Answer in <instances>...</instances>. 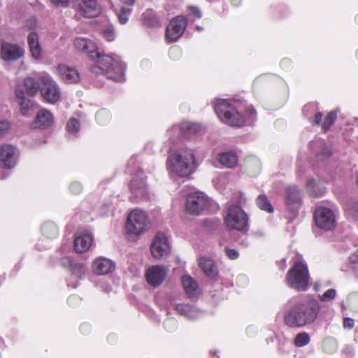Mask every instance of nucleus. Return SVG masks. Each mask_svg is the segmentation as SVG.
Returning <instances> with one entry per match:
<instances>
[{
  "instance_id": "f257e3e1",
  "label": "nucleus",
  "mask_w": 358,
  "mask_h": 358,
  "mask_svg": "<svg viewBox=\"0 0 358 358\" xmlns=\"http://www.w3.org/2000/svg\"><path fill=\"white\" fill-rule=\"evenodd\" d=\"M74 46L78 50L87 53L92 59L98 63L92 68L94 73H105L107 78L117 82L124 80L125 66L117 57L114 58L108 55H102L98 50L96 45L87 38H76Z\"/></svg>"
},
{
  "instance_id": "f03ea898",
  "label": "nucleus",
  "mask_w": 358,
  "mask_h": 358,
  "mask_svg": "<svg viewBox=\"0 0 358 358\" xmlns=\"http://www.w3.org/2000/svg\"><path fill=\"white\" fill-rule=\"evenodd\" d=\"M316 303L306 301L294 304L285 315V323L292 328L301 327L313 323L317 316Z\"/></svg>"
},
{
  "instance_id": "7ed1b4c3",
  "label": "nucleus",
  "mask_w": 358,
  "mask_h": 358,
  "mask_svg": "<svg viewBox=\"0 0 358 358\" xmlns=\"http://www.w3.org/2000/svg\"><path fill=\"white\" fill-rule=\"evenodd\" d=\"M194 153L189 148L180 149L171 154L167 159L169 171L180 177L190 175L194 170Z\"/></svg>"
},
{
  "instance_id": "20e7f679",
  "label": "nucleus",
  "mask_w": 358,
  "mask_h": 358,
  "mask_svg": "<svg viewBox=\"0 0 358 358\" xmlns=\"http://www.w3.org/2000/svg\"><path fill=\"white\" fill-rule=\"evenodd\" d=\"M150 222L146 214L141 210L134 209L127 215L126 222L127 233L134 237L138 238L150 228Z\"/></svg>"
},
{
  "instance_id": "39448f33",
  "label": "nucleus",
  "mask_w": 358,
  "mask_h": 358,
  "mask_svg": "<svg viewBox=\"0 0 358 358\" xmlns=\"http://www.w3.org/2000/svg\"><path fill=\"white\" fill-rule=\"evenodd\" d=\"M215 112L222 122L233 127H242L244 118L227 100L219 99L215 105Z\"/></svg>"
},
{
  "instance_id": "423d86ee",
  "label": "nucleus",
  "mask_w": 358,
  "mask_h": 358,
  "mask_svg": "<svg viewBox=\"0 0 358 358\" xmlns=\"http://www.w3.org/2000/svg\"><path fill=\"white\" fill-rule=\"evenodd\" d=\"M286 280L287 285L299 290H306L308 288L309 274L307 266L302 262H296L289 269Z\"/></svg>"
},
{
  "instance_id": "0eeeda50",
  "label": "nucleus",
  "mask_w": 358,
  "mask_h": 358,
  "mask_svg": "<svg viewBox=\"0 0 358 358\" xmlns=\"http://www.w3.org/2000/svg\"><path fill=\"white\" fill-rule=\"evenodd\" d=\"M248 221L246 213L238 206L231 205L227 208L224 217V224L227 229L245 231L248 229Z\"/></svg>"
},
{
  "instance_id": "6e6552de",
  "label": "nucleus",
  "mask_w": 358,
  "mask_h": 358,
  "mask_svg": "<svg viewBox=\"0 0 358 358\" xmlns=\"http://www.w3.org/2000/svg\"><path fill=\"white\" fill-rule=\"evenodd\" d=\"M210 205V199L204 193L199 192L189 194L186 201V211L192 215H199Z\"/></svg>"
},
{
  "instance_id": "1a4fd4ad",
  "label": "nucleus",
  "mask_w": 358,
  "mask_h": 358,
  "mask_svg": "<svg viewBox=\"0 0 358 358\" xmlns=\"http://www.w3.org/2000/svg\"><path fill=\"white\" fill-rule=\"evenodd\" d=\"M314 220L316 225L325 231L332 230L336 224L334 213L331 209L322 206L315 209Z\"/></svg>"
},
{
  "instance_id": "9d476101",
  "label": "nucleus",
  "mask_w": 358,
  "mask_h": 358,
  "mask_svg": "<svg viewBox=\"0 0 358 358\" xmlns=\"http://www.w3.org/2000/svg\"><path fill=\"white\" fill-rule=\"evenodd\" d=\"M42 87L41 92L43 97L49 103H55L60 97V91L55 81L48 75L41 77Z\"/></svg>"
},
{
  "instance_id": "9b49d317",
  "label": "nucleus",
  "mask_w": 358,
  "mask_h": 358,
  "mask_svg": "<svg viewBox=\"0 0 358 358\" xmlns=\"http://www.w3.org/2000/svg\"><path fill=\"white\" fill-rule=\"evenodd\" d=\"M150 252L152 257L157 259L166 258L170 254V245L163 233L158 232L155 235L150 245Z\"/></svg>"
},
{
  "instance_id": "f8f14e48",
  "label": "nucleus",
  "mask_w": 358,
  "mask_h": 358,
  "mask_svg": "<svg viewBox=\"0 0 358 358\" xmlns=\"http://www.w3.org/2000/svg\"><path fill=\"white\" fill-rule=\"evenodd\" d=\"M169 272V266L164 265H153L146 269L145 278L150 285L156 287L162 284Z\"/></svg>"
},
{
  "instance_id": "ddd939ff",
  "label": "nucleus",
  "mask_w": 358,
  "mask_h": 358,
  "mask_svg": "<svg viewBox=\"0 0 358 358\" xmlns=\"http://www.w3.org/2000/svg\"><path fill=\"white\" fill-rule=\"evenodd\" d=\"M187 24V20L182 15L174 17L166 27V39L171 43L177 41L183 34Z\"/></svg>"
},
{
  "instance_id": "4468645a",
  "label": "nucleus",
  "mask_w": 358,
  "mask_h": 358,
  "mask_svg": "<svg viewBox=\"0 0 358 358\" xmlns=\"http://www.w3.org/2000/svg\"><path fill=\"white\" fill-rule=\"evenodd\" d=\"M17 150L11 145H0V166L12 169L16 164Z\"/></svg>"
},
{
  "instance_id": "2eb2a0df",
  "label": "nucleus",
  "mask_w": 358,
  "mask_h": 358,
  "mask_svg": "<svg viewBox=\"0 0 358 358\" xmlns=\"http://www.w3.org/2000/svg\"><path fill=\"white\" fill-rule=\"evenodd\" d=\"M24 51L20 46L3 42L1 48V57L4 61H15L24 55Z\"/></svg>"
},
{
  "instance_id": "dca6fc26",
  "label": "nucleus",
  "mask_w": 358,
  "mask_h": 358,
  "mask_svg": "<svg viewBox=\"0 0 358 358\" xmlns=\"http://www.w3.org/2000/svg\"><path fill=\"white\" fill-rule=\"evenodd\" d=\"M146 176L143 171H139L130 182V189L137 197L147 196Z\"/></svg>"
},
{
  "instance_id": "f3484780",
  "label": "nucleus",
  "mask_w": 358,
  "mask_h": 358,
  "mask_svg": "<svg viewBox=\"0 0 358 358\" xmlns=\"http://www.w3.org/2000/svg\"><path fill=\"white\" fill-rule=\"evenodd\" d=\"M72 1L85 17H95L100 11V6L96 0H72Z\"/></svg>"
},
{
  "instance_id": "a211bd4d",
  "label": "nucleus",
  "mask_w": 358,
  "mask_h": 358,
  "mask_svg": "<svg viewBox=\"0 0 358 358\" xmlns=\"http://www.w3.org/2000/svg\"><path fill=\"white\" fill-rule=\"evenodd\" d=\"M93 241L92 236L87 231H79L76 234L74 250L82 253L89 250Z\"/></svg>"
},
{
  "instance_id": "6ab92c4d",
  "label": "nucleus",
  "mask_w": 358,
  "mask_h": 358,
  "mask_svg": "<svg viewBox=\"0 0 358 358\" xmlns=\"http://www.w3.org/2000/svg\"><path fill=\"white\" fill-rule=\"evenodd\" d=\"M115 264L109 259L98 257L92 263L93 272L96 275H106L115 270Z\"/></svg>"
},
{
  "instance_id": "aec40b11",
  "label": "nucleus",
  "mask_w": 358,
  "mask_h": 358,
  "mask_svg": "<svg viewBox=\"0 0 358 358\" xmlns=\"http://www.w3.org/2000/svg\"><path fill=\"white\" fill-rule=\"evenodd\" d=\"M53 121L52 114L48 110L42 109L38 112L31 125L34 128L46 129L52 124Z\"/></svg>"
},
{
  "instance_id": "412c9836",
  "label": "nucleus",
  "mask_w": 358,
  "mask_h": 358,
  "mask_svg": "<svg viewBox=\"0 0 358 358\" xmlns=\"http://www.w3.org/2000/svg\"><path fill=\"white\" fill-rule=\"evenodd\" d=\"M57 71L62 79L66 83H75L80 80L78 71L73 67L65 64H60L57 67Z\"/></svg>"
},
{
  "instance_id": "4be33fe9",
  "label": "nucleus",
  "mask_w": 358,
  "mask_h": 358,
  "mask_svg": "<svg viewBox=\"0 0 358 358\" xmlns=\"http://www.w3.org/2000/svg\"><path fill=\"white\" fill-rule=\"evenodd\" d=\"M301 202V194L296 186H290L287 189L286 203L292 210H296L300 207Z\"/></svg>"
},
{
  "instance_id": "5701e85b",
  "label": "nucleus",
  "mask_w": 358,
  "mask_h": 358,
  "mask_svg": "<svg viewBox=\"0 0 358 358\" xmlns=\"http://www.w3.org/2000/svg\"><path fill=\"white\" fill-rule=\"evenodd\" d=\"M199 267L204 273L210 278H215L218 275V270L213 261L207 257H201L199 261Z\"/></svg>"
},
{
  "instance_id": "b1692460",
  "label": "nucleus",
  "mask_w": 358,
  "mask_h": 358,
  "mask_svg": "<svg viewBox=\"0 0 358 358\" xmlns=\"http://www.w3.org/2000/svg\"><path fill=\"white\" fill-rule=\"evenodd\" d=\"M182 286L189 296H195L200 293L197 282L190 275H186L182 278Z\"/></svg>"
},
{
  "instance_id": "393cba45",
  "label": "nucleus",
  "mask_w": 358,
  "mask_h": 358,
  "mask_svg": "<svg viewBox=\"0 0 358 358\" xmlns=\"http://www.w3.org/2000/svg\"><path fill=\"white\" fill-rule=\"evenodd\" d=\"M16 96L20 106V111L23 115H28L29 110L32 108L33 104L31 100L25 97V94L21 87L18 86L15 90Z\"/></svg>"
},
{
  "instance_id": "a878e982",
  "label": "nucleus",
  "mask_w": 358,
  "mask_h": 358,
  "mask_svg": "<svg viewBox=\"0 0 358 358\" xmlns=\"http://www.w3.org/2000/svg\"><path fill=\"white\" fill-rule=\"evenodd\" d=\"M28 44L33 57L39 59L41 57L42 49L39 43L38 36L35 32H31L28 36Z\"/></svg>"
},
{
  "instance_id": "bb28decb",
  "label": "nucleus",
  "mask_w": 358,
  "mask_h": 358,
  "mask_svg": "<svg viewBox=\"0 0 358 358\" xmlns=\"http://www.w3.org/2000/svg\"><path fill=\"white\" fill-rule=\"evenodd\" d=\"M180 130L184 134H196L199 133L202 130V126L199 124L190 122H182L179 127L171 128L168 131L171 133L173 130Z\"/></svg>"
},
{
  "instance_id": "cd10ccee",
  "label": "nucleus",
  "mask_w": 358,
  "mask_h": 358,
  "mask_svg": "<svg viewBox=\"0 0 358 358\" xmlns=\"http://www.w3.org/2000/svg\"><path fill=\"white\" fill-rule=\"evenodd\" d=\"M218 160L227 168H234L238 163V157L234 152H227L218 155Z\"/></svg>"
},
{
  "instance_id": "c85d7f7f",
  "label": "nucleus",
  "mask_w": 358,
  "mask_h": 358,
  "mask_svg": "<svg viewBox=\"0 0 358 358\" xmlns=\"http://www.w3.org/2000/svg\"><path fill=\"white\" fill-rule=\"evenodd\" d=\"M176 311L189 319H195L200 315L198 309L187 305V304H178L176 307Z\"/></svg>"
},
{
  "instance_id": "c756f323",
  "label": "nucleus",
  "mask_w": 358,
  "mask_h": 358,
  "mask_svg": "<svg viewBox=\"0 0 358 358\" xmlns=\"http://www.w3.org/2000/svg\"><path fill=\"white\" fill-rule=\"evenodd\" d=\"M245 169L250 176H257L261 169V164L259 159L254 157L248 159L245 162Z\"/></svg>"
},
{
  "instance_id": "7c9ffc66",
  "label": "nucleus",
  "mask_w": 358,
  "mask_h": 358,
  "mask_svg": "<svg viewBox=\"0 0 358 358\" xmlns=\"http://www.w3.org/2000/svg\"><path fill=\"white\" fill-rule=\"evenodd\" d=\"M24 87L28 95H34L39 89V84L32 78H27L24 80Z\"/></svg>"
},
{
  "instance_id": "2f4dec72",
  "label": "nucleus",
  "mask_w": 358,
  "mask_h": 358,
  "mask_svg": "<svg viewBox=\"0 0 358 358\" xmlns=\"http://www.w3.org/2000/svg\"><path fill=\"white\" fill-rule=\"evenodd\" d=\"M257 205L262 210L272 213L274 210L271 202L266 195H259L257 199Z\"/></svg>"
},
{
  "instance_id": "473e14b6",
  "label": "nucleus",
  "mask_w": 358,
  "mask_h": 358,
  "mask_svg": "<svg viewBox=\"0 0 358 358\" xmlns=\"http://www.w3.org/2000/svg\"><path fill=\"white\" fill-rule=\"evenodd\" d=\"M42 232L46 237L53 238L57 234V228L52 223H45L42 227Z\"/></svg>"
},
{
  "instance_id": "72a5a7b5",
  "label": "nucleus",
  "mask_w": 358,
  "mask_h": 358,
  "mask_svg": "<svg viewBox=\"0 0 358 358\" xmlns=\"http://www.w3.org/2000/svg\"><path fill=\"white\" fill-rule=\"evenodd\" d=\"M308 190L314 196H318L323 193L322 189L320 188L316 180L312 179L308 182Z\"/></svg>"
},
{
  "instance_id": "f704fd0d",
  "label": "nucleus",
  "mask_w": 358,
  "mask_h": 358,
  "mask_svg": "<svg viewBox=\"0 0 358 358\" xmlns=\"http://www.w3.org/2000/svg\"><path fill=\"white\" fill-rule=\"evenodd\" d=\"M310 342V336L306 332L298 334L294 338V345L297 347H303Z\"/></svg>"
},
{
  "instance_id": "c9c22d12",
  "label": "nucleus",
  "mask_w": 358,
  "mask_h": 358,
  "mask_svg": "<svg viewBox=\"0 0 358 358\" xmlns=\"http://www.w3.org/2000/svg\"><path fill=\"white\" fill-rule=\"evenodd\" d=\"M336 119V114L334 112L331 111L327 114L322 125L324 131H327L331 126Z\"/></svg>"
},
{
  "instance_id": "e433bc0d",
  "label": "nucleus",
  "mask_w": 358,
  "mask_h": 358,
  "mask_svg": "<svg viewBox=\"0 0 358 358\" xmlns=\"http://www.w3.org/2000/svg\"><path fill=\"white\" fill-rule=\"evenodd\" d=\"M131 11L130 8H122L120 9L118 13V20L121 24H124L127 22Z\"/></svg>"
},
{
  "instance_id": "4c0bfd02",
  "label": "nucleus",
  "mask_w": 358,
  "mask_h": 358,
  "mask_svg": "<svg viewBox=\"0 0 358 358\" xmlns=\"http://www.w3.org/2000/svg\"><path fill=\"white\" fill-rule=\"evenodd\" d=\"M80 127V124L78 121L76 119H71L66 125V128L69 132L70 133H76L78 131Z\"/></svg>"
},
{
  "instance_id": "58836bf2",
  "label": "nucleus",
  "mask_w": 358,
  "mask_h": 358,
  "mask_svg": "<svg viewBox=\"0 0 358 358\" xmlns=\"http://www.w3.org/2000/svg\"><path fill=\"white\" fill-rule=\"evenodd\" d=\"M336 296V290L334 289H327L321 296L322 301H329L334 299Z\"/></svg>"
},
{
  "instance_id": "ea45409f",
  "label": "nucleus",
  "mask_w": 358,
  "mask_h": 358,
  "mask_svg": "<svg viewBox=\"0 0 358 358\" xmlns=\"http://www.w3.org/2000/svg\"><path fill=\"white\" fill-rule=\"evenodd\" d=\"M10 123L8 121L0 122V138L3 137L10 129Z\"/></svg>"
},
{
  "instance_id": "a19ab883",
  "label": "nucleus",
  "mask_w": 358,
  "mask_h": 358,
  "mask_svg": "<svg viewBox=\"0 0 358 358\" xmlns=\"http://www.w3.org/2000/svg\"><path fill=\"white\" fill-rule=\"evenodd\" d=\"M225 253L227 255V257L231 259H236L239 256L238 252L234 249L227 248L225 249Z\"/></svg>"
},
{
  "instance_id": "79ce46f5",
  "label": "nucleus",
  "mask_w": 358,
  "mask_h": 358,
  "mask_svg": "<svg viewBox=\"0 0 358 358\" xmlns=\"http://www.w3.org/2000/svg\"><path fill=\"white\" fill-rule=\"evenodd\" d=\"M103 36L108 41H113L115 38V34L113 30L110 28L106 29L103 31Z\"/></svg>"
},
{
  "instance_id": "37998d69",
  "label": "nucleus",
  "mask_w": 358,
  "mask_h": 358,
  "mask_svg": "<svg viewBox=\"0 0 358 358\" xmlns=\"http://www.w3.org/2000/svg\"><path fill=\"white\" fill-rule=\"evenodd\" d=\"M70 189L73 194H79L82 191V185L80 183L75 182L71 183Z\"/></svg>"
},
{
  "instance_id": "c03bdc74",
  "label": "nucleus",
  "mask_w": 358,
  "mask_h": 358,
  "mask_svg": "<svg viewBox=\"0 0 358 358\" xmlns=\"http://www.w3.org/2000/svg\"><path fill=\"white\" fill-rule=\"evenodd\" d=\"M51 2L57 6L63 8H66L69 4V0H50Z\"/></svg>"
},
{
  "instance_id": "a18cd8bd",
  "label": "nucleus",
  "mask_w": 358,
  "mask_h": 358,
  "mask_svg": "<svg viewBox=\"0 0 358 358\" xmlns=\"http://www.w3.org/2000/svg\"><path fill=\"white\" fill-rule=\"evenodd\" d=\"M343 327L345 329H351L354 327V321L349 317H345L343 320Z\"/></svg>"
},
{
  "instance_id": "49530a36",
  "label": "nucleus",
  "mask_w": 358,
  "mask_h": 358,
  "mask_svg": "<svg viewBox=\"0 0 358 358\" xmlns=\"http://www.w3.org/2000/svg\"><path fill=\"white\" fill-rule=\"evenodd\" d=\"M108 116H109V114L107 110H101L96 114V119L99 122H102L103 117H108Z\"/></svg>"
},
{
  "instance_id": "de8ad7c7",
  "label": "nucleus",
  "mask_w": 358,
  "mask_h": 358,
  "mask_svg": "<svg viewBox=\"0 0 358 358\" xmlns=\"http://www.w3.org/2000/svg\"><path fill=\"white\" fill-rule=\"evenodd\" d=\"M189 11L192 15H194L197 18H200L201 17V13L199 9L194 6H190L189 8Z\"/></svg>"
},
{
  "instance_id": "09e8293b",
  "label": "nucleus",
  "mask_w": 358,
  "mask_h": 358,
  "mask_svg": "<svg viewBox=\"0 0 358 358\" xmlns=\"http://www.w3.org/2000/svg\"><path fill=\"white\" fill-rule=\"evenodd\" d=\"M26 26L30 29H34L36 26V20L35 19L30 20L27 22Z\"/></svg>"
},
{
  "instance_id": "8fccbe9b",
  "label": "nucleus",
  "mask_w": 358,
  "mask_h": 358,
  "mask_svg": "<svg viewBox=\"0 0 358 358\" xmlns=\"http://www.w3.org/2000/svg\"><path fill=\"white\" fill-rule=\"evenodd\" d=\"M173 54H178V55H180V50H179V48H178L177 47H173L170 49L169 50V55L173 57Z\"/></svg>"
},
{
  "instance_id": "3c124183",
  "label": "nucleus",
  "mask_w": 358,
  "mask_h": 358,
  "mask_svg": "<svg viewBox=\"0 0 358 358\" xmlns=\"http://www.w3.org/2000/svg\"><path fill=\"white\" fill-rule=\"evenodd\" d=\"M322 119V115L321 113H318L315 116L314 123L317 125L320 124Z\"/></svg>"
},
{
  "instance_id": "603ef678",
  "label": "nucleus",
  "mask_w": 358,
  "mask_h": 358,
  "mask_svg": "<svg viewBox=\"0 0 358 358\" xmlns=\"http://www.w3.org/2000/svg\"><path fill=\"white\" fill-rule=\"evenodd\" d=\"M124 3L131 5L134 3L135 0H121Z\"/></svg>"
},
{
  "instance_id": "864d4df0",
  "label": "nucleus",
  "mask_w": 358,
  "mask_h": 358,
  "mask_svg": "<svg viewBox=\"0 0 358 358\" xmlns=\"http://www.w3.org/2000/svg\"><path fill=\"white\" fill-rule=\"evenodd\" d=\"M78 297H77V296H71L69 299V303L70 304H71V303H72V302H73V301H76V300H78Z\"/></svg>"
},
{
  "instance_id": "5fc2aeb1",
  "label": "nucleus",
  "mask_w": 358,
  "mask_h": 358,
  "mask_svg": "<svg viewBox=\"0 0 358 358\" xmlns=\"http://www.w3.org/2000/svg\"><path fill=\"white\" fill-rule=\"evenodd\" d=\"M231 3L234 6H238L241 3V0H231Z\"/></svg>"
},
{
  "instance_id": "6e6d98bb",
  "label": "nucleus",
  "mask_w": 358,
  "mask_h": 358,
  "mask_svg": "<svg viewBox=\"0 0 358 358\" xmlns=\"http://www.w3.org/2000/svg\"><path fill=\"white\" fill-rule=\"evenodd\" d=\"M175 322L173 320L169 319L166 320L165 325L167 326L168 324H174Z\"/></svg>"
},
{
  "instance_id": "4d7b16f0",
  "label": "nucleus",
  "mask_w": 358,
  "mask_h": 358,
  "mask_svg": "<svg viewBox=\"0 0 358 358\" xmlns=\"http://www.w3.org/2000/svg\"><path fill=\"white\" fill-rule=\"evenodd\" d=\"M327 343L334 344V342L331 340H327L325 341L324 345H326Z\"/></svg>"
},
{
  "instance_id": "13d9d810",
  "label": "nucleus",
  "mask_w": 358,
  "mask_h": 358,
  "mask_svg": "<svg viewBox=\"0 0 358 358\" xmlns=\"http://www.w3.org/2000/svg\"><path fill=\"white\" fill-rule=\"evenodd\" d=\"M84 328L88 329L89 326L87 324H83L81 329H83Z\"/></svg>"
},
{
  "instance_id": "bf43d9fd",
  "label": "nucleus",
  "mask_w": 358,
  "mask_h": 358,
  "mask_svg": "<svg viewBox=\"0 0 358 358\" xmlns=\"http://www.w3.org/2000/svg\"><path fill=\"white\" fill-rule=\"evenodd\" d=\"M357 186H358V180H357Z\"/></svg>"
},
{
  "instance_id": "052dcab7",
  "label": "nucleus",
  "mask_w": 358,
  "mask_h": 358,
  "mask_svg": "<svg viewBox=\"0 0 358 358\" xmlns=\"http://www.w3.org/2000/svg\"><path fill=\"white\" fill-rule=\"evenodd\" d=\"M357 55H358V51H357Z\"/></svg>"
}]
</instances>
